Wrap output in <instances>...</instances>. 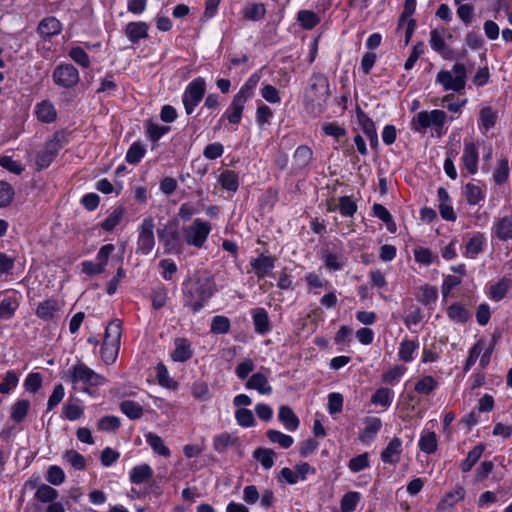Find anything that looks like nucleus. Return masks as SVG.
<instances>
[{"instance_id":"6","label":"nucleus","mask_w":512,"mask_h":512,"mask_svg":"<svg viewBox=\"0 0 512 512\" xmlns=\"http://www.w3.org/2000/svg\"><path fill=\"white\" fill-rule=\"evenodd\" d=\"M467 68L463 63L456 62L451 70H440L435 82L442 86L444 91H452L458 94L464 92L467 83Z\"/></svg>"},{"instance_id":"31","label":"nucleus","mask_w":512,"mask_h":512,"mask_svg":"<svg viewBox=\"0 0 512 512\" xmlns=\"http://www.w3.org/2000/svg\"><path fill=\"white\" fill-rule=\"evenodd\" d=\"M60 304L56 299H47L39 303L36 315L45 321L52 320L60 310Z\"/></svg>"},{"instance_id":"28","label":"nucleus","mask_w":512,"mask_h":512,"mask_svg":"<svg viewBox=\"0 0 512 512\" xmlns=\"http://www.w3.org/2000/svg\"><path fill=\"white\" fill-rule=\"evenodd\" d=\"M245 387L247 389L257 390L261 395H270L272 393V387L268 382V378L261 372L254 373L246 382Z\"/></svg>"},{"instance_id":"47","label":"nucleus","mask_w":512,"mask_h":512,"mask_svg":"<svg viewBox=\"0 0 512 512\" xmlns=\"http://www.w3.org/2000/svg\"><path fill=\"white\" fill-rule=\"evenodd\" d=\"M362 499V495L357 491L345 493L340 500L341 512H354Z\"/></svg>"},{"instance_id":"34","label":"nucleus","mask_w":512,"mask_h":512,"mask_svg":"<svg viewBox=\"0 0 512 512\" xmlns=\"http://www.w3.org/2000/svg\"><path fill=\"white\" fill-rule=\"evenodd\" d=\"M463 194L469 205L475 206L485 199V190L478 184L469 182L463 187Z\"/></svg>"},{"instance_id":"42","label":"nucleus","mask_w":512,"mask_h":512,"mask_svg":"<svg viewBox=\"0 0 512 512\" xmlns=\"http://www.w3.org/2000/svg\"><path fill=\"white\" fill-rule=\"evenodd\" d=\"M484 451H485L484 444L481 443V444L476 445L472 450H470L468 452L467 457L461 462L460 470L463 473H467V472L471 471L473 466L479 461V459L482 456Z\"/></svg>"},{"instance_id":"49","label":"nucleus","mask_w":512,"mask_h":512,"mask_svg":"<svg viewBox=\"0 0 512 512\" xmlns=\"http://www.w3.org/2000/svg\"><path fill=\"white\" fill-rule=\"evenodd\" d=\"M406 371L407 367L403 365H394L393 367H391L389 370L385 371L382 374L381 380L384 384L394 386L401 381Z\"/></svg>"},{"instance_id":"26","label":"nucleus","mask_w":512,"mask_h":512,"mask_svg":"<svg viewBox=\"0 0 512 512\" xmlns=\"http://www.w3.org/2000/svg\"><path fill=\"white\" fill-rule=\"evenodd\" d=\"M251 317L255 332L260 335L267 334L271 329V322L265 308L257 307L251 310Z\"/></svg>"},{"instance_id":"38","label":"nucleus","mask_w":512,"mask_h":512,"mask_svg":"<svg viewBox=\"0 0 512 512\" xmlns=\"http://www.w3.org/2000/svg\"><path fill=\"white\" fill-rule=\"evenodd\" d=\"M418 447L422 452L426 454H432L436 452L438 447L436 433L434 431L423 430L420 434Z\"/></svg>"},{"instance_id":"13","label":"nucleus","mask_w":512,"mask_h":512,"mask_svg":"<svg viewBox=\"0 0 512 512\" xmlns=\"http://www.w3.org/2000/svg\"><path fill=\"white\" fill-rule=\"evenodd\" d=\"M447 29L443 26L436 27L430 31L429 45L433 51L443 59L451 60L454 57L453 49L446 43Z\"/></svg>"},{"instance_id":"46","label":"nucleus","mask_w":512,"mask_h":512,"mask_svg":"<svg viewBox=\"0 0 512 512\" xmlns=\"http://www.w3.org/2000/svg\"><path fill=\"white\" fill-rule=\"evenodd\" d=\"M221 187L229 192L235 193L239 188L238 175L233 170H224L218 177Z\"/></svg>"},{"instance_id":"29","label":"nucleus","mask_w":512,"mask_h":512,"mask_svg":"<svg viewBox=\"0 0 512 512\" xmlns=\"http://www.w3.org/2000/svg\"><path fill=\"white\" fill-rule=\"evenodd\" d=\"M278 420L290 432H294L300 425V420L294 411L286 405H281L278 410Z\"/></svg>"},{"instance_id":"18","label":"nucleus","mask_w":512,"mask_h":512,"mask_svg":"<svg viewBox=\"0 0 512 512\" xmlns=\"http://www.w3.org/2000/svg\"><path fill=\"white\" fill-rule=\"evenodd\" d=\"M402 452V440L395 436L381 451V461L385 464L396 465L400 462Z\"/></svg>"},{"instance_id":"1","label":"nucleus","mask_w":512,"mask_h":512,"mask_svg":"<svg viewBox=\"0 0 512 512\" xmlns=\"http://www.w3.org/2000/svg\"><path fill=\"white\" fill-rule=\"evenodd\" d=\"M183 303L194 314L200 312L215 293V283L211 278L188 279L183 282Z\"/></svg>"},{"instance_id":"45","label":"nucleus","mask_w":512,"mask_h":512,"mask_svg":"<svg viewBox=\"0 0 512 512\" xmlns=\"http://www.w3.org/2000/svg\"><path fill=\"white\" fill-rule=\"evenodd\" d=\"M69 58L82 68H89L91 65L90 57L84 47L72 45L68 51Z\"/></svg>"},{"instance_id":"3","label":"nucleus","mask_w":512,"mask_h":512,"mask_svg":"<svg viewBox=\"0 0 512 512\" xmlns=\"http://www.w3.org/2000/svg\"><path fill=\"white\" fill-rule=\"evenodd\" d=\"M65 380L71 383L75 389L79 388L85 393H90L91 388L106 383V378L103 375L95 372L82 361H78L68 368Z\"/></svg>"},{"instance_id":"20","label":"nucleus","mask_w":512,"mask_h":512,"mask_svg":"<svg viewBox=\"0 0 512 512\" xmlns=\"http://www.w3.org/2000/svg\"><path fill=\"white\" fill-rule=\"evenodd\" d=\"M465 494V489L462 486H455L439 501L436 507V512H452L455 504L465 498Z\"/></svg>"},{"instance_id":"56","label":"nucleus","mask_w":512,"mask_h":512,"mask_svg":"<svg viewBox=\"0 0 512 512\" xmlns=\"http://www.w3.org/2000/svg\"><path fill=\"white\" fill-rule=\"evenodd\" d=\"M418 301L425 306H432L438 299V290L435 286L425 285L421 287Z\"/></svg>"},{"instance_id":"5","label":"nucleus","mask_w":512,"mask_h":512,"mask_svg":"<svg viewBox=\"0 0 512 512\" xmlns=\"http://www.w3.org/2000/svg\"><path fill=\"white\" fill-rule=\"evenodd\" d=\"M122 334V323L119 319L112 320L105 329L100 357L105 364H112L116 361Z\"/></svg>"},{"instance_id":"4","label":"nucleus","mask_w":512,"mask_h":512,"mask_svg":"<svg viewBox=\"0 0 512 512\" xmlns=\"http://www.w3.org/2000/svg\"><path fill=\"white\" fill-rule=\"evenodd\" d=\"M157 236L164 254L180 255L184 252V237L177 220H169L158 228Z\"/></svg>"},{"instance_id":"50","label":"nucleus","mask_w":512,"mask_h":512,"mask_svg":"<svg viewBox=\"0 0 512 512\" xmlns=\"http://www.w3.org/2000/svg\"><path fill=\"white\" fill-rule=\"evenodd\" d=\"M30 409V401L27 399H19L11 406L10 418L14 422H22Z\"/></svg>"},{"instance_id":"43","label":"nucleus","mask_w":512,"mask_h":512,"mask_svg":"<svg viewBox=\"0 0 512 512\" xmlns=\"http://www.w3.org/2000/svg\"><path fill=\"white\" fill-rule=\"evenodd\" d=\"M294 164L298 169L307 167L313 159V151L309 146L300 145L293 154Z\"/></svg>"},{"instance_id":"24","label":"nucleus","mask_w":512,"mask_h":512,"mask_svg":"<svg viewBox=\"0 0 512 512\" xmlns=\"http://www.w3.org/2000/svg\"><path fill=\"white\" fill-rule=\"evenodd\" d=\"M20 295L13 291L12 295L5 296L0 302V319L10 320L20 306Z\"/></svg>"},{"instance_id":"14","label":"nucleus","mask_w":512,"mask_h":512,"mask_svg":"<svg viewBox=\"0 0 512 512\" xmlns=\"http://www.w3.org/2000/svg\"><path fill=\"white\" fill-rule=\"evenodd\" d=\"M463 168L470 175H475L478 172L479 164V143L472 140L464 141L463 154L461 156Z\"/></svg>"},{"instance_id":"10","label":"nucleus","mask_w":512,"mask_h":512,"mask_svg":"<svg viewBox=\"0 0 512 512\" xmlns=\"http://www.w3.org/2000/svg\"><path fill=\"white\" fill-rule=\"evenodd\" d=\"M154 218L149 216L142 220L138 227V239L135 253L137 255H149L155 246Z\"/></svg>"},{"instance_id":"23","label":"nucleus","mask_w":512,"mask_h":512,"mask_svg":"<svg viewBox=\"0 0 512 512\" xmlns=\"http://www.w3.org/2000/svg\"><path fill=\"white\" fill-rule=\"evenodd\" d=\"M149 25L144 21L129 22L124 29L127 39L132 44L139 43L140 40L148 37Z\"/></svg>"},{"instance_id":"41","label":"nucleus","mask_w":512,"mask_h":512,"mask_svg":"<svg viewBox=\"0 0 512 512\" xmlns=\"http://www.w3.org/2000/svg\"><path fill=\"white\" fill-rule=\"evenodd\" d=\"M394 399V392L390 388L380 387L371 396V403L376 406L388 408Z\"/></svg>"},{"instance_id":"2","label":"nucleus","mask_w":512,"mask_h":512,"mask_svg":"<svg viewBox=\"0 0 512 512\" xmlns=\"http://www.w3.org/2000/svg\"><path fill=\"white\" fill-rule=\"evenodd\" d=\"M329 81L323 73H313L305 91V110L313 117L321 115L326 110L329 99Z\"/></svg>"},{"instance_id":"12","label":"nucleus","mask_w":512,"mask_h":512,"mask_svg":"<svg viewBox=\"0 0 512 512\" xmlns=\"http://www.w3.org/2000/svg\"><path fill=\"white\" fill-rule=\"evenodd\" d=\"M52 78L57 86L72 88L80 81V74L74 65L61 63L54 68Z\"/></svg>"},{"instance_id":"19","label":"nucleus","mask_w":512,"mask_h":512,"mask_svg":"<svg viewBox=\"0 0 512 512\" xmlns=\"http://www.w3.org/2000/svg\"><path fill=\"white\" fill-rule=\"evenodd\" d=\"M491 233L500 241L512 240V212L496 219Z\"/></svg>"},{"instance_id":"27","label":"nucleus","mask_w":512,"mask_h":512,"mask_svg":"<svg viewBox=\"0 0 512 512\" xmlns=\"http://www.w3.org/2000/svg\"><path fill=\"white\" fill-rule=\"evenodd\" d=\"M419 349V342L405 337L401 340L398 347V359L405 363H410L415 358V353Z\"/></svg>"},{"instance_id":"51","label":"nucleus","mask_w":512,"mask_h":512,"mask_svg":"<svg viewBox=\"0 0 512 512\" xmlns=\"http://www.w3.org/2000/svg\"><path fill=\"white\" fill-rule=\"evenodd\" d=\"M274 117L273 110L266 104L261 101L257 103V109L255 113V119L257 125L262 128L264 126L270 125L271 120Z\"/></svg>"},{"instance_id":"33","label":"nucleus","mask_w":512,"mask_h":512,"mask_svg":"<svg viewBox=\"0 0 512 512\" xmlns=\"http://www.w3.org/2000/svg\"><path fill=\"white\" fill-rule=\"evenodd\" d=\"M498 119V112L490 106L481 108L479 112L478 127L482 132H487L495 127Z\"/></svg>"},{"instance_id":"60","label":"nucleus","mask_w":512,"mask_h":512,"mask_svg":"<svg viewBox=\"0 0 512 512\" xmlns=\"http://www.w3.org/2000/svg\"><path fill=\"white\" fill-rule=\"evenodd\" d=\"M34 497L42 503H50L57 499L58 492L53 487L42 484L37 488Z\"/></svg>"},{"instance_id":"21","label":"nucleus","mask_w":512,"mask_h":512,"mask_svg":"<svg viewBox=\"0 0 512 512\" xmlns=\"http://www.w3.org/2000/svg\"><path fill=\"white\" fill-rule=\"evenodd\" d=\"M487 239L482 232H474L465 245L464 256L469 259H476L485 250Z\"/></svg>"},{"instance_id":"55","label":"nucleus","mask_w":512,"mask_h":512,"mask_svg":"<svg viewBox=\"0 0 512 512\" xmlns=\"http://www.w3.org/2000/svg\"><path fill=\"white\" fill-rule=\"evenodd\" d=\"M324 266L330 272L340 271L345 265V260L341 255L332 252H326L322 255Z\"/></svg>"},{"instance_id":"7","label":"nucleus","mask_w":512,"mask_h":512,"mask_svg":"<svg viewBox=\"0 0 512 512\" xmlns=\"http://www.w3.org/2000/svg\"><path fill=\"white\" fill-rule=\"evenodd\" d=\"M211 231V223L201 218H196L190 225L182 227L185 244L198 249L205 245Z\"/></svg>"},{"instance_id":"15","label":"nucleus","mask_w":512,"mask_h":512,"mask_svg":"<svg viewBox=\"0 0 512 512\" xmlns=\"http://www.w3.org/2000/svg\"><path fill=\"white\" fill-rule=\"evenodd\" d=\"M276 258L264 253L250 261L251 269L256 277L261 280L269 276L275 268Z\"/></svg>"},{"instance_id":"39","label":"nucleus","mask_w":512,"mask_h":512,"mask_svg":"<svg viewBox=\"0 0 512 512\" xmlns=\"http://www.w3.org/2000/svg\"><path fill=\"white\" fill-rule=\"evenodd\" d=\"M144 436L147 444L155 454L163 457H169L171 455L170 449L165 445L163 439L159 435L153 432H147Z\"/></svg>"},{"instance_id":"17","label":"nucleus","mask_w":512,"mask_h":512,"mask_svg":"<svg viewBox=\"0 0 512 512\" xmlns=\"http://www.w3.org/2000/svg\"><path fill=\"white\" fill-rule=\"evenodd\" d=\"M249 100L239 94H235L222 118H226L230 124L238 125L241 122L245 105Z\"/></svg>"},{"instance_id":"57","label":"nucleus","mask_w":512,"mask_h":512,"mask_svg":"<svg viewBox=\"0 0 512 512\" xmlns=\"http://www.w3.org/2000/svg\"><path fill=\"white\" fill-rule=\"evenodd\" d=\"M231 323L228 317L216 315L211 320L210 332L212 334H227L230 331Z\"/></svg>"},{"instance_id":"54","label":"nucleus","mask_w":512,"mask_h":512,"mask_svg":"<svg viewBox=\"0 0 512 512\" xmlns=\"http://www.w3.org/2000/svg\"><path fill=\"white\" fill-rule=\"evenodd\" d=\"M146 154L145 146L139 142H133L128 148L125 156L126 162L132 165L138 164Z\"/></svg>"},{"instance_id":"62","label":"nucleus","mask_w":512,"mask_h":512,"mask_svg":"<svg viewBox=\"0 0 512 512\" xmlns=\"http://www.w3.org/2000/svg\"><path fill=\"white\" fill-rule=\"evenodd\" d=\"M235 420L243 428H250L256 425L252 411L247 408H238L235 411Z\"/></svg>"},{"instance_id":"64","label":"nucleus","mask_w":512,"mask_h":512,"mask_svg":"<svg viewBox=\"0 0 512 512\" xmlns=\"http://www.w3.org/2000/svg\"><path fill=\"white\" fill-rule=\"evenodd\" d=\"M370 467L369 453L364 452L352 457L348 462V468L353 473H358Z\"/></svg>"},{"instance_id":"8","label":"nucleus","mask_w":512,"mask_h":512,"mask_svg":"<svg viewBox=\"0 0 512 512\" xmlns=\"http://www.w3.org/2000/svg\"><path fill=\"white\" fill-rule=\"evenodd\" d=\"M447 120V114L443 110L420 111L411 120V129L422 133L429 127L442 129Z\"/></svg>"},{"instance_id":"44","label":"nucleus","mask_w":512,"mask_h":512,"mask_svg":"<svg viewBox=\"0 0 512 512\" xmlns=\"http://www.w3.org/2000/svg\"><path fill=\"white\" fill-rule=\"evenodd\" d=\"M241 14L244 19L249 21H259L266 15V7L263 3H252L246 5Z\"/></svg>"},{"instance_id":"25","label":"nucleus","mask_w":512,"mask_h":512,"mask_svg":"<svg viewBox=\"0 0 512 512\" xmlns=\"http://www.w3.org/2000/svg\"><path fill=\"white\" fill-rule=\"evenodd\" d=\"M145 136L152 143H157L164 135L168 134L171 130L170 126L161 125L152 119H146L143 122Z\"/></svg>"},{"instance_id":"61","label":"nucleus","mask_w":512,"mask_h":512,"mask_svg":"<svg viewBox=\"0 0 512 512\" xmlns=\"http://www.w3.org/2000/svg\"><path fill=\"white\" fill-rule=\"evenodd\" d=\"M373 215L379 218L381 221L387 224V228L389 231H395V223L393 222V218L388 209L382 204L375 203L372 207Z\"/></svg>"},{"instance_id":"40","label":"nucleus","mask_w":512,"mask_h":512,"mask_svg":"<svg viewBox=\"0 0 512 512\" xmlns=\"http://www.w3.org/2000/svg\"><path fill=\"white\" fill-rule=\"evenodd\" d=\"M439 387V382L431 375L420 378L414 385L416 393L422 396H429Z\"/></svg>"},{"instance_id":"36","label":"nucleus","mask_w":512,"mask_h":512,"mask_svg":"<svg viewBox=\"0 0 512 512\" xmlns=\"http://www.w3.org/2000/svg\"><path fill=\"white\" fill-rule=\"evenodd\" d=\"M512 287V280L503 277L489 288L488 297L496 302L501 301Z\"/></svg>"},{"instance_id":"11","label":"nucleus","mask_w":512,"mask_h":512,"mask_svg":"<svg viewBox=\"0 0 512 512\" xmlns=\"http://www.w3.org/2000/svg\"><path fill=\"white\" fill-rule=\"evenodd\" d=\"M63 148L58 134L47 140L42 149L37 152L35 164L37 170L48 168L54 161L59 151Z\"/></svg>"},{"instance_id":"59","label":"nucleus","mask_w":512,"mask_h":512,"mask_svg":"<svg viewBox=\"0 0 512 512\" xmlns=\"http://www.w3.org/2000/svg\"><path fill=\"white\" fill-rule=\"evenodd\" d=\"M448 317L456 322L464 323L469 319L468 310L460 303H453L447 308Z\"/></svg>"},{"instance_id":"48","label":"nucleus","mask_w":512,"mask_h":512,"mask_svg":"<svg viewBox=\"0 0 512 512\" xmlns=\"http://www.w3.org/2000/svg\"><path fill=\"white\" fill-rule=\"evenodd\" d=\"M119 408L130 420H138L143 416V407L136 401L124 400L120 403Z\"/></svg>"},{"instance_id":"32","label":"nucleus","mask_w":512,"mask_h":512,"mask_svg":"<svg viewBox=\"0 0 512 512\" xmlns=\"http://www.w3.org/2000/svg\"><path fill=\"white\" fill-rule=\"evenodd\" d=\"M193 356L191 343L186 338H177L175 340V349L171 354L175 362H186Z\"/></svg>"},{"instance_id":"30","label":"nucleus","mask_w":512,"mask_h":512,"mask_svg":"<svg viewBox=\"0 0 512 512\" xmlns=\"http://www.w3.org/2000/svg\"><path fill=\"white\" fill-rule=\"evenodd\" d=\"M35 115L43 123H52L57 118V111L49 100H43L35 106Z\"/></svg>"},{"instance_id":"52","label":"nucleus","mask_w":512,"mask_h":512,"mask_svg":"<svg viewBox=\"0 0 512 512\" xmlns=\"http://www.w3.org/2000/svg\"><path fill=\"white\" fill-rule=\"evenodd\" d=\"M297 20L305 30L315 28L321 21L320 17L311 10H300L297 13Z\"/></svg>"},{"instance_id":"58","label":"nucleus","mask_w":512,"mask_h":512,"mask_svg":"<svg viewBox=\"0 0 512 512\" xmlns=\"http://www.w3.org/2000/svg\"><path fill=\"white\" fill-rule=\"evenodd\" d=\"M260 81V76L257 72L251 74L245 83L240 87L237 94L250 100L254 95V90Z\"/></svg>"},{"instance_id":"37","label":"nucleus","mask_w":512,"mask_h":512,"mask_svg":"<svg viewBox=\"0 0 512 512\" xmlns=\"http://www.w3.org/2000/svg\"><path fill=\"white\" fill-rule=\"evenodd\" d=\"M415 262L421 266H430L439 264L440 260L437 254H434L429 248L417 246L413 250Z\"/></svg>"},{"instance_id":"53","label":"nucleus","mask_w":512,"mask_h":512,"mask_svg":"<svg viewBox=\"0 0 512 512\" xmlns=\"http://www.w3.org/2000/svg\"><path fill=\"white\" fill-rule=\"evenodd\" d=\"M266 436L271 443L278 444L283 449L290 448L294 443L292 436L275 429L267 430Z\"/></svg>"},{"instance_id":"9","label":"nucleus","mask_w":512,"mask_h":512,"mask_svg":"<svg viewBox=\"0 0 512 512\" xmlns=\"http://www.w3.org/2000/svg\"><path fill=\"white\" fill-rule=\"evenodd\" d=\"M206 92V82L202 77L193 79L185 87L182 95V103L187 115H191L195 108L203 100Z\"/></svg>"},{"instance_id":"35","label":"nucleus","mask_w":512,"mask_h":512,"mask_svg":"<svg viewBox=\"0 0 512 512\" xmlns=\"http://www.w3.org/2000/svg\"><path fill=\"white\" fill-rule=\"evenodd\" d=\"M153 476V469L149 464L143 463L134 466L129 471V480L132 484L141 485Z\"/></svg>"},{"instance_id":"22","label":"nucleus","mask_w":512,"mask_h":512,"mask_svg":"<svg viewBox=\"0 0 512 512\" xmlns=\"http://www.w3.org/2000/svg\"><path fill=\"white\" fill-rule=\"evenodd\" d=\"M62 30V23L54 16L44 17L37 27L38 34L44 39L59 35Z\"/></svg>"},{"instance_id":"16","label":"nucleus","mask_w":512,"mask_h":512,"mask_svg":"<svg viewBox=\"0 0 512 512\" xmlns=\"http://www.w3.org/2000/svg\"><path fill=\"white\" fill-rule=\"evenodd\" d=\"M382 428V421L378 417L369 416L364 419V428L359 433L358 439L365 445H370Z\"/></svg>"},{"instance_id":"63","label":"nucleus","mask_w":512,"mask_h":512,"mask_svg":"<svg viewBox=\"0 0 512 512\" xmlns=\"http://www.w3.org/2000/svg\"><path fill=\"white\" fill-rule=\"evenodd\" d=\"M274 456V451L267 448H258L253 453V457L260 462L265 469H271L273 467Z\"/></svg>"}]
</instances>
